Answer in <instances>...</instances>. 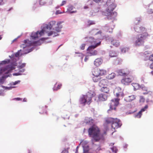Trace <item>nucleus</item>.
Returning a JSON list of instances; mask_svg holds the SVG:
<instances>
[{"instance_id": "1", "label": "nucleus", "mask_w": 153, "mask_h": 153, "mask_svg": "<svg viewBox=\"0 0 153 153\" xmlns=\"http://www.w3.org/2000/svg\"><path fill=\"white\" fill-rule=\"evenodd\" d=\"M61 22L57 23L54 21L50 22L48 24H45L44 27L41 30L37 32H33L30 35V39L33 40H36L44 34L45 32L48 33V36L53 35L54 36L58 35L57 33L61 31L62 26H59L61 24Z\"/></svg>"}, {"instance_id": "2", "label": "nucleus", "mask_w": 153, "mask_h": 153, "mask_svg": "<svg viewBox=\"0 0 153 153\" xmlns=\"http://www.w3.org/2000/svg\"><path fill=\"white\" fill-rule=\"evenodd\" d=\"M134 29L136 32L140 33L136 37L134 44L136 46L141 45L143 44L144 40L148 36L146 29L144 27H140L137 25L135 26Z\"/></svg>"}, {"instance_id": "3", "label": "nucleus", "mask_w": 153, "mask_h": 153, "mask_svg": "<svg viewBox=\"0 0 153 153\" xmlns=\"http://www.w3.org/2000/svg\"><path fill=\"white\" fill-rule=\"evenodd\" d=\"M88 132L90 137L92 138V142H98L104 138L103 134L101 133L99 128L97 126H94L90 128Z\"/></svg>"}, {"instance_id": "4", "label": "nucleus", "mask_w": 153, "mask_h": 153, "mask_svg": "<svg viewBox=\"0 0 153 153\" xmlns=\"http://www.w3.org/2000/svg\"><path fill=\"white\" fill-rule=\"evenodd\" d=\"M95 96V94L94 92H89L86 95H83L79 100V102L81 104L85 105L86 103L89 105L91 102L92 98Z\"/></svg>"}, {"instance_id": "5", "label": "nucleus", "mask_w": 153, "mask_h": 153, "mask_svg": "<svg viewBox=\"0 0 153 153\" xmlns=\"http://www.w3.org/2000/svg\"><path fill=\"white\" fill-rule=\"evenodd\" d=\"M105 122L107 124H111V128L114 129H117L121 127L122 124L121 121L117 118H109L105 120Z\"/></svg>"}, {"instance_id": "6", "label": "nucleus", "mask_w": 153, "mask_h": 153, "mask_svg": "<svg viewBox=\"0 0 153 153\" xmlns=\"http://www.w3.org/2000/svg\"><path fill=\"white\" fill-rule=\"evenodd\" d=\"M116 7V4L112 3L110 5L107 9L108 12L107 19L108 20L114 19L117 16V13L116 12L112 13V12Z\"/></svg>"}, {"instance_id": "7", "label": "nucleus", "mask_w": 153, "mask_h": 153, "mask_svg": "<svg viewBox=\"0 0 153 153\" xmlns=\"http://www.w3.org/2000/svg\"><path fill=\"white\" fill-rule=\"evenodd\" d=\"M24 44H22L21 45V47L23 49L27 48L29 46H38L41 45V43L39 41L32 42L26 39L24 40Z\"/></svg>"}, {"instance_id": "8", "label": "nucleus", "mask_w": 153, "mask_h": 153, "mask_svg": "<svg viewBox=\"0 0 153 153\" xmlns=\"http://www.w3.org/2000/svg\"><path fill=\"white\" fill-rule=\"evenodd\" d=\"M101 42H99L94 45H91L88 47L87 50L89 55L90 56L96 55L97 53V51L94 49L100 45Z\"/></svg>"}, {"instance_id": "9", "label": "nucleus", "mask_w": 153, "mask_h": 153, "mask_svg": "<svg viewBox=\"0 0 153 153\" xmlns=\"http://www.w3.org/2000/svg\"><path fill=\"white\" fill-rule=\"evenodd\" d=\"M119 101V99H115L111 100L110 105V109L108 111V113H110L111 111L112 110H116V107L118 105Z\"/></svg>"}, {"instance_id": "10", "label": "nucleus", "mask_w": 153, "mask_h": 153, "mask_svg": "<svg viewBox=\"0 0 153 153\" xmlns=\"http://www.w3.org/2000/svg\"><path fill=\"white\" fill-rule=\"evenodd\" d=\"M106 71L103 69H100L98 68L94 69L92 71V74L95 76H102L105 74Z\"/></svg>"}, {"instance_id": "11", "label": "nucleus", "mask_w": 153, "mask_h": 153, "mask_svg": "<svg viewBox=\"0 0 153 153\" xmlns=\"http://www.w3.org/2000/svg\"><path fill=\"white\" fill-rule=\"evenodd\" d=\"M14 68L13 65H9L7 66L4 68L0 70V75L3 73L5 74H8L10 71L13 69Z\"/></svg>"}, {"instance_id": "12", "label": "nucleus", "mask_w": 153, "mask_h": 153, "mask_svg": "<svg viewBox=\"0 0 153 153\" xmlns=\"http://www.w3.org/2000/svg\"><path fill=\"white\" fill-rule=\"evenodd\" d=\"M117 73L120 76H127L129 73V71L127 68L121 69L118 70Z\"/></svg>"}, {"instance_id": "13", "label": "nucleus", "mask_w": 153, "mask_h": 153, "mask_svg": "<svg viewBox=\"0 0 153 153\" xmlns=\"http://www.w3.org/2000/svg\"><path fill=\"white\" fill-rule=\"evenodd\" d=\"M108 84V80L105 79L101 80L99 82V85L100 87H103L107 85Z\"/></svg>"}, {"instance_id": "14", "label": "nucleus", "mask_w": 153, "mask_h": 153, "mask_svg": "<svg viewBox=\"0 0 153 153\" xmlns=\"http://www.w3.org/2000/svg\"><path fill=\"white\" fill-rule=\"evenodd\" d=\"M132 79L130 78L127 77L121 80L122 83L125 85H128L129 83L131 82Z\"/></svg>"}, {"instance_id": "15", "label": "nucleus", "mask_w": 153, "mask_h": 153, "mask_svg": "<svg viewBox=\"0 0 153 153\" xmlns=\"http://www.w3.org/2000/svg\"><path fill=\"white\" fill-rule=\"evenodd\" d=\"M98 100L100 101H104L107 100V96L104 94H100L98 96Z\"/></svg>"}, {"instance_id": "16", "label": "nucleus", "mask_w": 153, "mask_h": 153, "mask_svg": "<svg viewBox=\"0 0 153 153\" xmlns=\"http://www.w3.org/2000/svg\"><path fill=\"white\" fill-rule=\"evenodd\" d=\"M103 60L101 58H97L95 60L94 62V65L96 66H98L102 63Z\"/></svg>"}, {"instance_id": "17", "label": "nucleus", "mask_w": 153, "mask_h": 153, "mask_svg": "<svg viewBox=\"0 0 153 153\" xmlns=\"http://www.w3.org/2000/svg\"><path fill=\"white\" fill-rule=\"evenodd\" d=\"M111 43L112 45L116 47H118L120 45V42L119 41L115 39L112 40L111 41Z\"/></svg>"}, {"instance_id": "18", "label": "nucleus", "mask_w": 153, "mask_h": 153, "mask_svg": "<svg viewBox=\"0 0 153 153\" xmlns=\"http://www.w3.org/2000/svg\"><path fill=\"white\" fill-rule=\"evenodd\" d=\"M135 98V97L134 95H131L128 96L126 98L125 100L127 102H130L134 100Z\"/></svg>"}, {"instance_id": "19", "label": "nucleus", "mask_w": 153, "mask_h": 153, "mask_svg": "<svg viewBox=\"0 0 153 153\" xmlns=\"http://www.w3.org/2000/svg\"><path fill=\"white\" fill-rule=\"evenodd\" d=\"M47 106H45L40 108L39 113L41 114H47Z\"/></svg>"}, {"instance_id": "20", "label": "nucleus", "mask_w": 153, "mask_h": 153, "mask_svg": "<svg viewBox=\"0 0 153 153\" xmlns=\"http://www.w3.org/2000/svg\"><path fill=\"white\" fill-rule=\"evenodd\" d=\"M100 91L104 93H109L110 91V90L109 88L107 87L104 86L101 88L100 89Z\"/></svg>"}, {"instance_id": "21", "label": "nucleus", "mask_w": 153, "mask_h": 153, "mask_svg": "<svg viewBox=\"0 0 153 153\" xmlns=\"http://www.w3.org/2000/svg\"><path fill=\"white\" fill-rule=\"evenodd\" d=\"M113 29V28L110 27L109 26H105L104 27V30L109 33H112Z\"/></svg>"}, {"instance_id": "22", "label": "nucleus", "mask_w": 153, "mask_h": 153, "mask_svg": "<svg viewBox=\"0 0 153 153\" xmlns=\"http://www.w3.org/2000/svg\"><path fill=\"white\" fill-rule=\"evenodd\" d=\"M62 85L61 84H57L56 83L54 85L53 88V90L54 91H57L61 87Z\"/></svg>"}, {"instance_id": "23", "label": "nucleus", "mask_w": 153, "mask_h": 153, "mask_svg": "<svg viewBox=\"0 0 153 153\" xmlns=\"http://www.w3.org/2000/svg\"><path fill=\"white\" fill-rule=\"evenodd\" d=\"M132 85L135 90L139 89L140 87V85L137 83H133L132 84Z\"/></svg>"}, {"instance_id": "24", "label": "nucleus", "mask_w": 153, "mask_h": 153, "mask_svg": "<svg viewBox=\"0 0 153 153\" xmlns=\"http://www.w3.org/2000/svg\"><path fill=\"white\" fill-rule=\"evenodd\" d=\"M148 12L149 13H153V3L151 4L149 6Z\"/></svg>"}, {"instance_id": "25", "label": "nucleus", "mask_w": 153, "mask_h": 153, "mask_svg": "<svg viewBox=\"0 0 153 153\" xmlns=\"http://www.w3.org/2000/svg\"><path fill=\"white\" fill-rule=\"evenodd\" d=\"M115 74L114 73H112L109 74L107 76V78L109 79H112L114 78L115 76Z\"/></svg>"}, {"instance_id": "26", "label": "nucleus", "mask_w": 153, "mask_h": 153, "mask_svg": "<svg viewBox=\"0 0 153 153\" xmlns=\"http://www.w3.org/2000/svg\"><path fill=\"white\" fill-rule=\"evenodd\" d=\"M86 122L87 124L91 125L93 123L94 120L91 118H90L87 120V121Z\"/></svg>"}, {"instance_id": "27", "label": "nucleus", "mask_w": 153, "mask_h": 153, "mask_svg": "<svg viewBox=\"0 0 153 153\" xmlns=\"http://www.w3.org/2000/svg\"><path fill=\"white\" fill-rule=\"evenodd\" d=\"M74 7L71 5H70L68 8V10L69 11H70V13H76V11H71L72 10H73Z\"/></svg>"}, {"instance_id": "28", "label": "nucleus", "mask_w": 153, "mask_h": 153, "mask_svg": "<svg viewBox=\"0 0 153 153\" xmlns=\"http://www.w3.org/2000/svg\"><path fill=\"white\" fill-rule=\"evenodd\" d=\"M109 55L111 57H115L117 56V53L114 51H112L110 52Z\"/></svg>"}, {"instance_id": "29", "label": "nucleus", "mask_w": 153, "mask_h": 153, "mask_svg": "<svg viewBox=\"0 0 153 153\" xmlns=\"http://www.w3.org/2000/svg\"><path fill=\"white\" fill-rule=\"evenodd\" d=\"M94 76L93 77V80L94 82H98L100 78L99 77L100 76Z\"/></svg>"}, {"instance_id": "30", "label": "nucleus", "mask_w": 153, "mask_h": 153, "mask_svg": "<svg viewBox=\"0 0 153 153\" xmlns=\"http://www.w3.org/2000/svg\"><path fill=\"white\" fill-rule=\"evenodd\" d=\"M129 48H123L121 49V52L123 53H126V52L128 51Z\"/></svg>"}, {"instance_id": "31", "label": "nucleus", "mask_w": 153, "mask_h": 153, "mask_svg": "<svg viewBox=\"0 0 153 153\" xmlns=\"http://www.w3.org/2000/svg\"><path fill=\"white\" fill-rule=\"evenodd\" d=\"M88 24L87 25V26H89L91 25H93L95 24L94 21L91 20H89L88 21Z\"/></svg>"}, {"instance_id": "32", "label": "nucleus", "mask_w": 153, "mask_h": 153, "mask_svg": "<svg viewBox=\"0 0 153 153\" xmlns=\"http://www.w3.org/2000/svg\"><path fill=\"white\" fill-rule=\"evenodd\" d=\"M111 149L112 152V153H116L117 151V149L116 147L114 146L113 147L111 148Z\"/></svg>"}, {"instance_id": "33", "label": "nucleus", "mask_w": 153, "mask_h": 153, "mask_svg": "<svg viewBox=\"0 0 153 153\" xmlns=\"http://www.w3.org/2000/svg\"><path fill=\"white\" fill-rule=\"evenodd\" d=\"M142 115V113L140 111L136 115H135V117L137 118H140L141 117Z\"/></svg>"}, {"instance_id": "34", "label": "nucleus", "mask_w": 153, "mask_h": 153, "mask_svg": "<svg viewBox=\"0 0 153 153\" xmlns=\"http://www.w3.org/2000/svg\"><path fill=\"white\" fill-rule=\"evenodd\" d=\"M145 101V98L141 96L140 97V102H144Z\"/></svg>"}, {"instance_id": "35", "label": "nucleus", "mask_w": 153, "mask_h": 153, "mask_svg": "<svg viewBox=\"0 0 153 153\" xmlns=\"http://www.w3.org/2000/svg\"><path fill=\"white\" fill-rule=\"evenodd\" d=\"M69 149V148L65 149L61 153H68V150Z\"/></svg>"}, {"instance_id": "36", "label": "nucleus", "mask_w": 153, "mask_h": 153, "mask_svg": "<svg viewBox=\"0 0 153 153\" xmlns=\"http://www.w3.org/2000/svg\"><path fill=\"white\" fill-rule=\"evenodd\" d=\"M10 62V60H4L2 61V63L4 64H6L7 63H8Z\"/></svg>"}, {"instance_id": "37", "label": "nucleus", "mask_w": 153, "mask_h": 153, "mask_svg": "<svg viewBox=\"0 0 153 153\" xmlns=\"http://www.w3.org/2000/svg\"><path fill=\"white\" fill-rule=\"evenodd\" d=\"M6 1V0H0V5L4 4Z\"/></svg>"}, {"instance_id": "38", "label": "nucleus", "mask_w": 153, "mask_h": 153, "mask_svg": "<svg viewBox=\"0 0 153 153\" xmlns=\"http://www.w3.org/2000/svg\"><path fill=\"white\" fill-rule=\"evenodd\" d=\"M85 44H82L80 47V49L82 50H83L85 49Z\"/></svg>"}, {"instance_id": "39", "label": "nucleus", "mask_w": 153, "mask_h": 153, "mask_svg": "<svg viewBox=\"0 0 153 153\" xmlns=\"http://www.w3.org/2000/svg\"><path fill=\"white\" fill-rule=\"evenodd\" d=\"M39 4L41 5H43L45 4V2L43 0H39Z\"/></svg>"}, {"instance_id": "40", "label": "nucleus", "mask_w": 153, "mask_h": 153, "mask_svg": "<svg viewBox=\"0 0 153 153\" xmlns=\"http://www.w3.org/2000/svg\"><path fill=\"white\" fill-rule=\"evenodd\" d=\"M26 64L25 63H23L21 65L19 66V68H22L24 67H25V66Z\"/></svg>"}, {"instance_id": "41", "label": "nucleus", "mask_w": 153, "mask_h": 153, "mask_svg": "<svg viewBox=\"0 0 153 153\" xmlns=\"http://www.w3.org/2000/svg\"><path fill=\"white\" fill-rule=\"evenodd\" d=\"M66 1H65V0L63 1L62 2V3L61 4H60V6H63V5H64V4H66Z\"/></svg>"}, {"instance_id": "42", "label": "nucleus", "mask_w": 153, "mask_h": 153, "mask_svg": "<svg viewBox=\"0 0 153 153\" xmlns=\"http://www.w3.org/2000/svg\"><path fill=\"white\" fill-rule=\"evenodd\" d=\"M75 53H76V52ZM79 53V56H81V59L82 60L83 59V57L84 56V55L82 53Z\"/></svg>"}, {"instance_id": "43", "label": "nucleus", "mask_w": 153, "mask_h": 153, "mask_svg": "<svg viewBox=\"0 0 153 153\" xmlns=\"http://www.w3.org/2000/svg\"><path fill=\"white\" fill-rule=\"evenodd\" d=\"M149 59L150 61H153V54L150 56Z\"/></svg>"}, {"instance_id": "44", "label": "nucleus", "mask_w": 153, "mask_h": 153, "mask_svg": "<svg viewBox=\"0 0 153 153\" xmlns=\"http://www.w3.org/2000/svg\"><path fill=\"white\" fill-rule=\"evenodd\" d=\"M20 82V81L19 80H18L17 81H15L13 83V85H15L19 83Z\"/></svg>"}, {"instance_id": "45", "label": "nucleus", "mask_w": 153, "mask_h": 153, "mask_svg": "<svg viewBox=\"0 0 153 153\" xmlns=\"http://www.w3.org/2000/svg\"><path fill=\"white\" fill-rule=\"evenodd\" d=\"M19 55V52H17L15 54V56L16 57H18Z\"/></svg>"}, {"instance_id": "46", "label": "nucleus", "mask_w": 153, "mask_h": 153, "mask_svg": "<svg viewBox=\"0 0 153 153\" xmlns=\"http://www.w3.org/2000/svg\"><path fill=\"white\" fill-rule=\"evenodd\" d=\"M88 59V57L87 56H85L84 59V61L86 62Z\"/></svg>"}, {"instance_id": "47", "label": "nucleus", "mask_w": 153, "mask_h": 153, "mask_svg": "<svg viewBox=\"0 0 153 153\" xmlns=\"http://www.w3.org/2000/svg\"><path fill=\"white\" fill-rule=\"evenodd\" d=\"M150 67L151 69L153 70V62L152 63L150 64Z\"/></svg>"}, {"instance_id": "48", "label": "nucleus", "mask_w": 153, "mask_h": 153, "mask_svg": "<svg viewBox=\"0 0 153 153\" xmlns=\"http://www.w3.org/2000/svg\"><path fill=\"white\" fill-rule=\"evenodd\" d=\"M15 100H16L19 101V100H22V99L20 98H16L14 99Z\"/></svg>"}, {"instance_id": "49", "label": "nucleus", "mask_w": 153, "mask_h": 153, "mask_svg": "<svg viewBox=\"0 0 153 153\" xmlns=\"http://www.w3.org/2000/svg\"><path fill=\"white\" fill-rule=\"evenodd\" d=\"M122 94V93L121 92H119L118 93H116V95H117V97H118L121 94Z\"/></svg>"}, {"instance_id": "50", "label": "nucleus", "mask_w": 153, "mask_h": 153, "mask_svg": "<svg viewBox=\"0 0 153 153\" xmlns=\"http://www.w3.org/2000/svg\"><path fill=\"white\" fill-rule=\"evenodd\" d=\"M101 0H93V1L96 3H99L100 1Z\"/></svg>"}, {"instance_id": "51", "label": "nucleus", "mask_w": 153, "mask_h": 153, "mask_svg": "<svg viewBox=\"0 0 153 153\" xmlns=\"http://www.w3.org/2000/svg\"><path fill=\"white\" fill-rule=\"evenodd\" d=\"M146 110V109L143 108H142L140 111L142 113L143 112L145 111Z\"/></svg>"}, {"instance_id": "52", "label": "nucleus", "mask_w": 153, "mask_h": 153, "mask_svg": "<svg viewBox=\"0 0 153 153\" xmlns=\"http://www.w3.org/2000/svg\"><path fill=\"white\" fill-rule=\"evenodd\" d=\"M78 146H77L76 148L75 153H78Z\"/></svg>"}, {"instance_id": "53", "label": "nucleus", "mask_w": 153, "mask_h": 153, "mask_svg": "<svg viewBox=\"0 0 153 153\" xmlns=\"http://www.w3.org/2000/svg\"><path fill=\"white\" fill-rule=\"evenodd\" d=\"M148 108V106L147 105H146L145 107H144V108L145 109H147Z\"/></svg>"}, {"instance_id": "54", "label": "nucleus", "mask_w": 153, "mask_h": 153, "mask_svg": "<svg viewBox=\"0 0 153 153\" xmlns=\"http://www.w3.org/2000/svg\"><path fill=\"white\" fill-rule=\"evenodd\" d=\"M146 91L145 92H143V94H148V92L147 91Z\"/></svg>"}, {"instance_id": "55", "label": "nucleus", "mask_w": 153, "mask_h": 153, "mask_svg": "<svg viewBox=\"0 0 153 153\" xmlns=\"http://www.w3.org/2000/svg\"><path fill=\"white\" fill-rule=\"evenodd\" d=\"M23 101L24 102H26L27 101V99L26 98H24L23 100Z\"/></svg>"}, {"instance_id": "56", "label": "nucleus", "mask_w": 153, "mask_h": 153, "mask_svg": "<svg viewBox=\"0 0 153 153\" xmlns=\"http://www.w3.org/2000/svg\"><path fill=\"white\" fill-rule=\"evenodd\" d=\"M84 9H87L88 8V7L87 6H85L84 7Z\"/></svg>"}, {"instance_id": "57", "label": "nucleus", "mask_w": 153, "mask_h": 153, "mask_svg": "<svg viewBox=\"0 0 153 153\" xmlns=\"http://www.w3.org/2000/svg\"><path fill=\"white\" fill-rule=\"evenodd\" d=\"M100 150H101V148L100 147L98 148L97 149V150L98 151H100Z\"/></svg>"}, {"instance_id": "58", "label": "nucleus", "mask_w": 153, "mask_h": 153, "mask_svg": "<svg viewBox=\"0 0 153 153\" xmlns=\"http://www.w3.org/2000/svg\"><path fill=\"white\" fill-rule=\"evenodd\" d=\"M106 153H111L110 151H108L107 152H106Z\"/></svg>"}, {"instance_id": "59", "label": "nucleus", "mask_w": 153, "mask_h": 153, "mask_svg": "<svg viewBox=\"0 0 153 153\" xmlns=\"http://www.w3.org/2000/svg\"><path fill=\"white\" fill-rule=\"evenodd\" d=\"M151 74L153 75V71H151Z\"/></svg>"}, {"instance_id": "60", "label": "nucleus", "mask_w": 153, "mask_h": 153, "mask_svg": "<svg viewBox=\"0 0 153 153\" xmlns=\"http://www.w3.org/2000/svg\"><path fill=\"white\" fill-rule=\"evenodd\" d=\"M2 37H1V36H0V40H1L2 39Z\"/></svg>"}, {"instance_id": "61", "label": "nucleus", "mask_w": 153, "mask_h": 153, "mask_svg": "<svg viewBox=\"0 0 153 153\" xmlns=\"http://www.w3.org/2000/svg\"><path fill=\"white\" fill-rule=\"evenodd\" d=\"M120 63H121V62H122V59H120Z\"/></svg>"}, {"instance_id": "62", "label": "nucleus", "mask_w": 153, "mask_h": 153, "mask_svg": "<svg viewBox=\"0 0 153 153\" xmlns=\"http://www.w3.org/2000/svg\"><path fill=\"white\" fill-rule=\"evenodd\" d=\"M2 80V79H0V82H1V80Z\"/></svg>"}, {"instance_id": "63", "label": "nucleus", "mask_w": 153, "mask_h": 153, "mask_svg": "<svg viewBox=\"0 0 153 153\" xmlns=\"http://www.w3.org/2000/svg\"><path fill=\"white\" fill-rule=\"evenodd\" d=\"M56 14H57L59 13H58V11H56Z\"/></svg>"}, {"instance_id": "64", "label": "nucleus", "mask_w": 153, "mask_h": 153, "mask_svg": "<svg viewBox=\"0 0 153 153\" xmlns=\"http://www.w3.org/2000/svg\"><path fill=\"white\" fill-rule=\"evenodd\" d=\"M29 52H30V51H28L27 53H29Z\"/></svg>"}]
</instances>
